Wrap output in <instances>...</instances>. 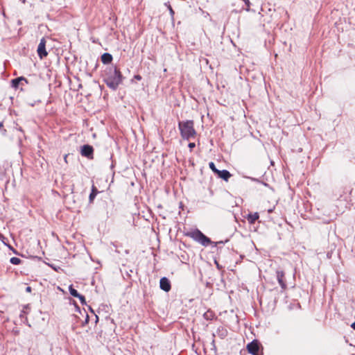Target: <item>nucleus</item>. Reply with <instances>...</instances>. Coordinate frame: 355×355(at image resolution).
<instances>
[{
	"instance_id": "nucleus-1",
	"label": "nucleus",
	"mask_w": 355,
	"mask_h": 355,
	"mask_svg": "<svg viewBox=\"0 0 355 355\" xmlns=\"http://www.w3.org/2000/svg\"><path fill=\"white\" fill-rule=\"evenodd\" d=\"M123 76L116 67H110L106 72L104 81L110 89L116 90L121 83Z\"/></svg>"
},
{
	"instance_id": "nucleus-2",
	"label": "nucleus",
	"mask_w": 355,
	"mask_h": 355,
	"mask_svg": "<svg viewBox=\"0 0 355 355\" xmlns=\"http://www.w3.org/2000/svg\"><path fill=\"white\" fill-rule=\"evenodd\" d=\"M178 128L183 139L189 140L194 138L196 135V131L194 129V123L192 120L180 121Z\"/></svg>"
},
{
	"instance_id": "nucleus-3",
	"label": "nucleus",
	"mask_w": 355,
	"mask_h": 355,
	"mask_svg": "<svg viewBox=\"0 0 355 355\" xmlns=\"http://www.w3.org/2000/svg\"><path fill=\"white\" fill-rule=\"evenodd\" d=\"M189 236L204 246H207L211 243V240L198 230L190 232Z\"/></svg>"
},
{
	"instance_id": "nucleus-4",
	"label": "nucleus",
	"mask_w": 355,
	"mask_h": 355,
	"mask_svg": "<svg viewBox=\"0 0 355 355\" xmlns=\"http://www.w3.org/2000/svg\"><path fill=\"white\" fill-rule=\"evenodd\" d=\"M248 352L252 355H259V343L257 340H254L247 345Z\"/></svg>"
},
{
	"instance_id": "nucleus-5",
	"label": "nucleus",
	"mask_w": 355,
	"mask_h": 355,
	"mask_svg": "<svg viewBox=\"0 0 355 355\" xmlns=\"http://www.w3.org/2000/svg\"><path fill=\"white\" fill-rule=\"evenodd\" d=\"M46 39L44 37H42L40 40V44L37 47V54L41 59H42L48 55V53L46 51Z\"/></svg>"
},
{
	"instance_id": "nucleus-6",
	"label": "nucleus",
	"mask_w": 355,
	"mask_h": 355,
	"mask_svg": "<svg viewBox=\"0 0 355 355\" xmlns=\"http://www.w3.org/2000/svg\"><path fill=\"white\" fill-rule=\"evenodd\" d=\"M80 153L82 156L88 159L93 158L94 148L92 146L86 144L81 147Z\"/></svg>"
},
{
	"instance_id": "nucleus-7",
	"label": "nucleus",
	"mask_w": 355,
	"mask_h": 355,
	"mask_svg": "<svg viewBox=\"0 0 355 355\" xmlns=\"http://www.w3.org/2000/svg\"><path fill=\"white\" fill-rule=\"evenodd\" d=\"M276 273L278 283L279 284L282 288L285 290L287 288V286L284 280V272L282 270H277Z\"/></svg>"
},
{
	"instance_id": "nucleus-8",
	"label": "nucleus",
	"mask_w": 355,
	"mask_h": 355,
	"mask_svg": "<svg viewBox=\"0 0 355 355\" xmlns=\"http://www.w3.org/2000/svg\"><path fill=\"white\" fill-rule=\"evenodd\" d=\"M160 288L166 292L171 290V283L166 277H162L159 282Z\"/></svg>"
},
{
	"instance_id": "nucleus-9",
	"label": "nucleus",
	"mask_w": 355,
	"mask_h": 355,
	"mask_svg": "<svg viewBox=\"0 0 355 355\" xmlns=\"http://www.w3.org/2000/svg\"><path fill=\"white\" fill-rule=\"evenodd\" d=\"M218 176L225 181L227 182L229 178L232 176L231 173L227 170H218L216 173Z\"/></svg>"
},
{
	"instance_id": "nucleus-10",
	"label": "nucleus",
	"mask_w": 355,
	"mask_h": 355,
	"mask_svg": "<svg viewBox=\"0 0 355 355\" xmlns=\"http://www.w3.org/2000/svg\"><path fill=\"white\" fill-rule=\"evenodd\" d=\"M112 61V55L109 53H104L101 55V62L105 64H110Z\"/></svg>"
},
{
	"instance_id": "nucleus-11",
	"label": "nucleus",
	"mask_w": 355,
	"mask_h": 355,
	"mask_svg": "<svg viewBox=\"0 0 355 355\" xmlns=\"http://www.w3.org/2000/svg\"><path fill=\"white\" fill-rule=\"evenodd\" d=\"M259 218L257 212L250 213L247 216V220L249 223L253 224Z\"/></svg>"
},
{
	"instance_id": "nucleus-12",
	"label": "nucleus",
	"mask_w": 355,
	"mask_h": 355,
	"mask_svg": "<svg viewBox=\"0 0 355 355\" xmlns=\"http://www.w3.org/2000/svg\"><path fill=\"white\" fill-rule=\"evenodd\" d=\"M27 83V80L24 77H19L15 79L12 80V86L15 88L19 87V85L22 83Z\"/></svg>"
},
{
	"instance_id": "nucleus-13",
	"label": "nucleus",
	"mask_w": 355,
	"mask_h": 355,
	"mask_svg": "<svg viewBox=\"0 0 355 355\" xmlns=\"http://www.w3.org/2000/svg\"><path fill=\"white\" fill-rule=\"evenodd\" d=\"M214 316H215L214 313L211 310L207 311L203 315L204 318L207 320H213Z\"/></svg>"
},
{
	"instance_id": "nucleus-14",
	"label": "nucleus",
	"mask_w": 355,
	"mask_h": 355,
	"mask_svg": "<svg viewBox=\"0 0 355 355\" xmlns=\"http://www.w3.org/2000/svg\"><path fill=\"white\" fill-rule=\"evenodd\" d=\"M98 190L96 189V187L93 185L92 186V192L91 193L89 194V201L90 202H92L94 200V199L95 198V197L96 196L97 193H98Z\"/></svg>"
},
{
	"instance_id": "nucleus-15",
	"label": "nucleus",
	"mask_w": 355,
	"mask_h": 355,
	"mask_svg": "<svg viewBox=\"0 0 355 355\" xmlns=\"http://www.w3.org/2000/svg\"><path fill=\"white\" fill-rule=\"evenodd\" d=\"M69 293L70 294L73 296V297H77L78 296H79V293H78V291L73 288V286L71 285L69 286Z\"/></svg>"
},
{
	"instance_id": "nucleus-16",
	"label": "nucleus",
	"mask_w": 355,
	"mask_h": 355,
	"mask_svg": "<svg viewBox=\"0 0 355 355\" xmlns=\"http://www.w3.org/2000/svg\"><path fill=\"white\" fill-rule=\"evenodd\" d=\"M218 334L221 338H223L227 335V331L222 327L221 329H218Z\"/></svg>"
},
{
	"instance_id": "nucleus-17",
	"label": "nucleus",
	"mask_w": 355,
	"mask_h": 355,
	"mask_svg": "<svg viewBox=\"0 0 355 355\" xmlns=\"http://www.w3.org/2000/svg\"><path fill=\"white\" fill-rule=\"evenodd\" d=\"M10 261L12 264L19 265L21 263V260L18 257H13L10 259Z\"/></svg>"
},
{
	"instance_id": "nucleus-18",
	"label": "nucleus",
	"mask_w": 355,
	"mask_h": 355,
	"mask_svg": "<svg viewBox=\"0 0 355 355\" xmlns=\"http://www.w3.org/2000/svg\"><path fill=\"white\" fill-rule=\"evenodd\" d=\"M209 168L213 171V172H214L216 174L218 169H217L216 168L214 163L211 162L209 164Z\"/></svg>"
},
{
	"instance_id": "nucleus-19",
	"label": "nucleus",
	"mask_w": 355,
	"mask_h": 355,
	"mask_svg": "<svg viewBox=\"0 0 355 355\" xmlns=\"http://www.w3.org/2000/svg\"><path fill=\"white\" fill-rule=\"evenodd\" d=\"M77 297L80 300L82 304H86L85 298L83 295H79Z\"/></svg>"
},
{
	"instance_id": "nucleus-20",
	"label": "nucleus",
	"mask_w": 355,
	"mask_h": 355,
	"mask_svg": "<svg viewBox=\"0 0 355 355\" xmlns=\"http://www.w3.org/2000/svg\"><path fill=\"white\" fill-rule=\"evenodd\" d=\"M188 146L190 148V150H191L196 146V144H195V143H189Z\"/></svg>"
},
{
	"instance_id": "nucleus-21",
	"label": "nucleus",
	"mask_w": 355,
	"mask_h": 355,
	"mask_svg": "<svg viewBox=\"0 0 355 355\" xmlns=\"http://www.w3.org/2000/svg\"><path fill=\"white\" fill-rule=\"evenodd\" d=\"M243 1L245 2L246 6L249 8L250 7V1L249 0H243Z\"/></svg>"
},
{
	"instance_id": "nucleus-22",
	"label": "nucleus",
	"mask_w": 355,
	"mask_h": 355,
	"mask_svg": "<svg viewBox=\"0 0 355 355\" xmlns=\"http://www.w3.org/2000/svg\"><path fill=\"white\" fill-rule=\"evenodd\" d=\"M135 78L138 80H140L141 79V76L140 75H136L135 76Z\"/></svg>"
},
{
	"instance_id": "nucleus-23",
	"label": "nucleus",
	"mask_w": 355,
	"mask_h": 355,
	"mask_svg": "<svg viewBox=\"0 0 355 355\" xmlns=\"http://www.w3.org/2000/svg\"><path fill=\"white\" fill-rule=\"evenodd\" d=\"M169 10L170 13L173 15L174 14V11L173 10L172 8L169 6Z\"/></svg>"
},
{
	"instance_id": "nucleus-24",
	"label": "nucleus",
	"mask_w": 355,
	"mask_h": 355,
	"mask_svg": "<svg viewBox=\"0 0 355 355\" xmlns=\"http://www.w3.org/2000/svg\"><path fill=\"white\" fill-rule=\"evenodd\" d=\"M26 291L27 292H31V288L30 286H28V287L26 288Z\"/></svg>"
},
{
	"instance_id": "nucleus-25",
	"label": "nucleus",
	"mask_w": 355,
	"mask_h": 355,
	"mask_svg": "<svg viewBox=\"0 0 355 355\" xmlns=\"http://www.w3.org/2000/svg\"><path fill=\"white\" fill-rule=\"evenodd\" d=\"M351 327L354 329H355V322H353L352 324H351Z\"/></svg>"
},
{
	"instance_id": "nucleus-26",
	"label": "nucleus",
	"mask_w": 355,
	"mask_h": 355,
	"mask_svg": "<svg viewBox=\"0 0 355 355\" xmlns=\"http://www.w3.org/2000/svg\"><path fill=\"white\" fill-rule=\"evenodd\" d=\"M67 155H65V157H64V160L65 161H67Z\"/></svg>"
},
{
	"instance_id": "nucleus-27",
	"label": "nucleus",
	"mask_w": 355,
	"mask_h": 355,
	"mask_svg": "<svg viewBox=\"0 0 355 355\" xmlns=\"http://www.w3.org/2000/svg\"><path fill=\"white\" fill-rule=\"evenodd\" d=\"M2 125H3L2 123L0 122V127L2 126Z\"/></svg>"
}]
</instances>
